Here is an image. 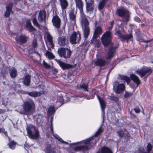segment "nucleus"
Here are the masks:
<instances>
[{"label":"nucleus","mask_w":153,"mask_h":153,"mask_svg":"<svg viewBox=\"0 0 153 153\" xmlns=\"http://www.w3.org/2000/svg\"><path fill=\"white\" fill-rule=\"evenodd\" d=\"M114 24V21H113L110 23L111 26L108 28L109 30L105 32L101 38V42L105 47H108L112 43L113 35L110 30L113 27Z\"/></svg>","instance_id":"obj_1"},{"label":"nucleus","mask_w":153,"mask_h":153,"mask_svg":"<svg viewBox=\"0 0 153 153\" xmlns=\"http://www.w3.org/2000/svg\"><path fill=\"white\" fill-rule=\"evenodd\" d=\"M35 104L33 100H28L24 102L22 105L23 111H20L19 113L24 115H27L28 113L35 109Z\"/></svg>","instance_id":"obj_2"},{"label":"nucleus","mask_w":153,"mask_h":153,"mask_svg":"<svg viewBox=\"0 0 153 153\" xmlns=\"http://www.w3.org/2000/svg\"><path fill=\"white\" fill-rule=\"evenodd\" d=\"M119 76L120 78L123 80L127 82V84L130 83L131 82V79L132 80L133 82L138 86L140 84L141 81L139 78L134 74H130V78L126 75L122 74H120Z\"/></svg>","instance_id":"obj_3"},{"label":"nucleus","mask_w":153,"mask_h":153,"mask_svg":"<svg viewBox=\"0 0 153 153\" xmlns=\"http://www.w3.org/2000/svg\"><path fill=\"white\" fill-rule=\"evenodd\" d=\"M116 14L120 17H124L127 22L129 20L130 14L129 11L126 9L124 8L117 9L116 11Z\"/></svg>","instance_id":"obj_4"},{"label":"nucleus","mask_w":153,"mask_h":153,"mask_svg":"<svg viewBox=\"0 0 153 153\" xmlns=\"http://www.w3.org/2000/svg\"><path fill=\"white\" fill-rule=\"evenodd\" d=\"M81 23L84 26V37L85 39H87L90 34V30L88 27L89 22L86 17L81 19Z\"/></svg>","instance_id":"obj_5"},{"label":"nucleus","mask_w":153,"mask_h":153,"mask_svg":"<svg viewBox=\"0 0 153 153\" xmlns=\"http://www.w3.org/2000/svg\"><path fill=\"white\" fill-rule=\"evenodd\" d=\"M71 51L68 48H59L57 51V53L61 57L64 59H68L70 57Z\"/></svg>","instance_id":"obj_6"},{"label":"nucleus","mask_w":153,"mask_h":153,"mask_svg":"<svg viewBox=\"0 0 153 153\" xmlns=\"http://www.w3.org/2000/svg\"><path fill=\"white\" fill-rule=\"evenodd\" d=\"M152 69L150 67L144 66L140 69L136 71V72L141 77H143L147 74V77L152 72Z\"/></svg>","instance_id":"obj_7"},{"label":"nucleus","mask_w":153,"mask_h":153,"mask_svg":"<svg viewBox=\"0 0 153 153\" xmlns=\"http://www.w3.org/2000/svg\"><path fill=\"white\" fill-rule=\"evenodd\" d=\"M81 38L79 31L74 32L70 37V42L72 44H76L81 40Z\"/></svg>","instance_id":"obj_8"},{"label":"nucleus","mask_w":153,"mask_h":153,"mask_svg":"<svg viewBox=\"0 0 153 153\" xmlns=\"http://www.w3.org/2000/svg\"><path fill=\"white\" fill-rule=\"evenodd\" d=\"M27 133L29 137L32 139H37L39 138L40 135L38 130L36 129L35 127L34 131H33L30 128H27Z\"/></svg>","instance_id":"obj_9"},{"label":"nucleus","mask_w":153,"mask_h":153,"mask_svg":"<svg viewBox=\"0 0 153 153\" xmlns=\"http://www.w3.org/2000/svg\"><path fill=\"white\" fill-rule=\"evenodd\" d=\"M76 7L79 10L80 19L86 17V16L83 12L84 3L82 0H74Z\"/></svg>","instance_id":"obj_10"},{"label":"nucleus","mask_w":153,"mask_h":153,"mask_svg":"<svg viewBox=\"0 0 153 153\" xmlns=\"http://www.w3.org/2000/svg\"><path fill=\"white\" fill-rule=\"evenodd\" d=\"M53 25L56 28L59 29L60 28L61 25V20L59 17L56 15L53 16L52 19Z\"/></svg>","instance_id":"obj_11"},{"label":"nucleus","mask_w":153,"mask_h":153,"mask_svg":"<svg viewBox=\"0 0 153 153\" xmlns=\"http://www.w3.org/2000/svg\"><path fill=\"white\" fill-rule=\"evenodd\" d=\"M54 60L63 70H68L74 67L73 65L65 63L61 61L60 59H55Z\"/></svg>","instance_id":"obj_12"},{"label":"nucleus","mask_w":153,"mask_h":153,"mask_svg":"<svg viewBox=\"0 0 153 153\" xmlns=\"http://www.w3.org/2000/svg\"><path fill=\"white\" fill-rule=\"evenodd\" d=\"M28 37L24 34H21L15 40L17 43L21 45L24 44L27 42Z\"/></svg>","instance_id":"obj_13"},{"label":"nucleus","mask_w":153,"mask_h":153,"mask_svg":"<svg viewBox=\"0 0 153 153\" xmlns=\"http://www.w3.org/2000/svg\"><path fill=\"white\" fill-rule=\"evenodd\" d=\"M86 4V11L87 12H92L94 10V0H88L85 1Z\"/></svg>","instance_id":"obj_14"},{"label":"nucleus","mask_w":153,"mask_h":153,"mask_svg":"<svg viewBox=\"0 0 153 153\" xmlns=\"http://www.w3.org/2000/svg\"><path fill=\"white\" fill-rule=\"evenodd\" d=\"M46 12L45 10H41L39 13L38 17V19L40 22H44L46 23Z\"/></svg>","instance_id":"obj_15"},{"label":"nucleus","mask_w":153,"mask_h":153,"mask_svg":"<svg viewBox=\"0 0 153 153\" xmlns=\"http://www.w3.org/2000/svg\"><path fill=\"white\" fill-rule=\"evenodd\" d=\"M102 33V29L100 26L96 27L94 30L92 39H96L99 37L100 35Z\"/></svg>","instance_id":"obj_16"},{"label":"nucleus","mask_w":153,"mask_h":153,"mask_svg":"<svg viewBox=\"0 0 153 153\" xmlns=\"http://www.w3.org/2000/svg\"><path fill=\"white\" fill-rule=\"evenodd\" d=\"M75 10L72 9L69 11V16L70 20L73 22L74 24L76 23V13H74Z\"/></svg>","instance_id":"obj_17"},{"label":"nucleus","mask_w":153,"mask_h":153,"mask_svg":"<svg viewBox=\"0 0 153 153\" xmlns=\"http://www.w3.org/2000/svg\"><path fill=\"white\" fill-rule=\"evenodd\" d=\"M118 47H110L108 50L107 53V56L106 59H110L112 58L114 56V53Z\"/></svg>","instance_id":"obj_18"},{"label":"nucleus","mask_w":153,"mask_h":153,"mask_svg":"<svg viewBox=\"0 0 153 153\" xmlns=\"http://www.w3.org/2000/svg\"><path fill=\"white\" fill-rule=\"evenodd\" d=\"M26 30L30 33H34V32L36 31V29L32 25L30 20L26 22L25 26Z\"/></svg>","instance_id":"obj_19"},{"label":"nucleus","mask_w":153,"mask_h":153,"mask_svg":"<svg viewBox=\"0 0 153 153\" xmlns=\"http://www.w3.org/2000/svg\"><path fill=\"white\" fill-rule=\"evenodd\" d=\"M97 96L102 111L104 113L105 110L106 106V102L98 94H97Z\"/></svg>","instance_id":"obj_20"},{"label":"nucleus","mask_w":153,"mask_h":153,"mask_svg":"<svg viewBox=\"0 0 153 153\" xmlns=\"http://www.w3.org/2000/svg\"><path fill=\"white\" fill-rule=\"evenodd\" d=\"M58 44L61 46H65L67 43L66 36H60L58 39Z\"/></svg>","instance_id":"obj_21"},{"label":"nucleus","mask_w":153,"mask_h":153,"mask_svg":"<svg viewBox=\"0 0 153 153\" xmlns=\"http://www.w3.org/2000/svg\"><path fill=\"white\" fill-rule=\"evenodd\" d=\"M78 90L82 89L85 91H88V83H83L82 84L77 85L76 87Z\"/></svg>","instance_id":"obj_22"},{"label":"nucleus","mask_w":153,"mask_h":153,"mask_svg":"<svg viewBox=\"0 0 153 153\" xmlns=\"http://www.w3.org/2000/svg\"><path fill=\"white\" fill-rule=\"evenodd\" d=\"M125 89V85L124 84H119L117 87L116 93L117 94L122 93Z\"/></svg>","instance_id":"obj_23"},{"label":"nucleus","mask_w":153,"mask_h":153,"mask_svg":"<svg viewBox=\"0 0 153 153\" xmlns=\"http://www.w3.org/2000/svg\"><path fill=\"white\" fill-rule=\"evenodd\" d=\"M106 62L102 59H98L94 62L95 65L98 66L103 67L105 65Z\"/></svg>","instance_id":"obj_24"},{"label":"nucleus","mask_w":153,"mask_h":153,"mask_svg":"<svg viewBox=\"0 0 153 153\" xmlns=\"http://www.w3.org/2000/svg\"><path fill=\"white\" fill-rule=\"evenodd\" d=\"M31 76L27 74L25 76L23 79V83L26 86H29L30 85L31 81Z\"/></svg>","instance_id":"obj_25"},{"label":"nucleus","mask_w":153,"mask_h":153,"mask_svg":"<svg viewBox=\"0 0 153 153\" xmlns=\"http://www.w3.org/2000/svg\"><path fill=\"white\" fill-rule=\"evenodd\" d=\"M60 5L62 9L64 10L66 9L68 5V2L67 0H59Z\"/></svg>","instance_id":"obj_26"},{"label":"nucleus","mask_w":153,"mask_h":153,"mask_svg":"<svg viewBox=\"0 0 153 153\" xmlns=\"http://www.w3.org/2000/svg\"><path fill=\"white\" fill-rule=\"evenodd\" d=\"M132 31L131 30V33L128 34H126V35H123L121 37V41H123L124 40H126L127 42H128V40L133 38V36L132 34Z\"/></svg>","instance_id":"obj_27"},{"label":"nucleus","mask_w":153,"mask_h":153,"mask_svg":"<svg viewBox=\"0 0 153 153\" xmlns=\"http://www.w3.org/2000/svg\"><path fill=\"white\" fill-rule=\"evenodd\" d=\"M10 76L13 79L17 75V70L15 68H13L9 70Z\"/></svg>","instance_id":"obj_28"},{"label":"nucleus","mask_w":153,"mask_h":153,"mask_svg":"<svg viewBox=\"0 0 153 153\" xmlns=\"http://www.w3.org/2000/svg\"><path fill=\"white\" fill-rule=\"evenodd\" d=\"M97 153H112L111 150L108 147L103 146L100 151L98 152Z\"/></svg>","instance_id":"obj_29"},{"label":"nucleus","mask_w":153,"mask_h":153,"mask_svg":"<svg viewBox=\"0 0 153 153\" xmlns=\"http://www.w3.org/2000/svg\"><path fill=\"white\" fill-rule=\"evenodd\" d=\"M46 153H56L54 148H52L51 145L48 144L45 148Z\"/></svg>","instance_id":"obj_30"},{"label":"nucleus","mask_w":153,"mask_h":153,"mask_svg":"<svg viewBox=\"0 0 153 153\" xmlns=\"http://www.w3.org/2000/svg\"><path fill=\"white\" fill-rule=\"evenodd\" d=\"M23 94H28L30 97H36L38 96L37 91L28 92L23 91Z\"/></svg>","instance_id":"obj_31"},{"label":"nucleus","mask_w":153,"mask_h":153,"mask_svg":"<svg viewBox=\"0 0 153 153\" xmlns=\"http://www.w3.org/2000/svg\"><path fill=\"white\" fill-rule=\"evenodd\" d=\"M58 108H57L55 109L54 107L53 106L50 107L48 109L47 112L48 114L50 116H51L55 113Z\"/></svg>","instance_id":"obj_32"},{"label":"nucleus","mask_w":153,"mask_h":153,"mask_svg":"<svg viewBox=\"0 0 153 153\" xmlns=\"http://www.w3.org/2000/svg\"><path fill=\"white\" fill-rule=\"evenodd\" d=\"M16 144L17 143L16 142L12 140L10 141L7 145L11 149L14 150L16 148Z\"/></svg>","instance_id":"obj_33"},{"label":"nucleus","mask_w":153,"mask_h":153,"mask_svg":"<svg viewBox=\"0 0 153 153\" xmlns=\"http://www.w3.org/2000/svg\"><path fill=\"white\" fill-rule=\"evenodd\" d=\"M56 103L59 102L60 105L58 106V107H60L64 103H65V100L63 98V97L62 95L61 96H58L57 100L56 101Z\"/></svg>","instance_id":"obj_34"},{"label":"nucleus","mask_w":153,"mask_h":153,"mask_svg":"<svg viewBox=\"0 0 153 153\" xmlns=\"http://www.w3.org/2000/svg\"><path fill=\"white\" fill-rule=\"evenodd\" d=\"M109 0H102L99 3L98 5V9L99 10H102L104 7L106 2Z\"/></svg>","instance_id":"obj_35"},{"label":"nucleus","mask_w":153,"mask_h":153,"mask_svg":"<svg viewBox=\"0 0 153 153\" xmlns=\"http://www.w3.org/2000/svg\"><path fill=\"white\" fill-rule=\"evenodd\" d=\"M109 0H102L99 3L98 5V9L99 10H102L104 7L106 2Z\"/></svg>","instance_id":"obj_36"},{"label":"nucleus","mask_w":153,"mask_h":153,"mask_svg":"<svg viewBox=\"0 0 153 153\" xmlns=\"http://www.w3.org/2000/svg\"><path fill=\"white\" fill-rule=\"evenodd\" d=\"M108 99L112 101H114L116 102H117L119 100V98L115 96H109Z\"/></svg>","instance_id":"obj_37"},{"label":"nucleus","mask_w":153,"mask_h":153,"mask_svg":"<svg viewBox=\"0 0 153 153\" xmlns=\"http://www.w3.org/2000/svg\"><path fill=\"white\" fill-rule=\"evenodd\" d=\"M103 129L101 127H100L97 130V131L96 132L95 134L93 136L95 137H97L98 136L100 135V134L103 132Z\"/></svg>","instance_id":"obj_38"},{"label":"nucleus","mask_w":153,"mask_h":153,"mask_svg":"<svg viewBox=\"0 0 153 153\" xmlns=\"http://www.w3.org/2000/svg\"><path fill=\"white\" fill-rule=\"evenodd\" d=\"M47 39L48 42L51 45L52 47L54 46V44L53 41L52 36L50 34H48L47 36Z\"/></svg>","instance_id":"obj_39"},{"label":"nucleus","mask_w":153,"mask_h":153,"mask_svg":"<svg viewBox=\"0 0 153 153\" xmlns=\"http://www.w3.org/2000/svg\"><path fill=\"white\" fill-rule=\"evenodd\" d=\"M46 54L50 59H52L55 58V56L51 52L48 51L46 53Z\"/></svg>","instance_id":"obj_40"},{"label":"nucleus","mask_w":153,"mask_h":153,"mask_svg":"<svg viewBox=\"0 0 153 153\" xmlns=\"http://www.w3.org/2000/svg\"><path fill=\"white\" fill-rule=\"evenodd\" d=\"M3 133L4 135L7 136L8 138L9 141L10 140V137L8 136L7 131H5L4 128H0V133Z\"/></svg>","instance_id":"obj_41"},{"label":"nucleus","mask_w":153,"mask_h":153,"mask_svg":"<svg viewBox=\"0 0 153 153\" xmlns=\"http://www.w3.org/2000/svg\"><path fill=\"white\" fill-rule=\"evenodd\" d=\"M13 7V3L11 2L9 3L8 5L6 7V10L11 12L12 10Z\"/></svg>","instance_id":"obj_42"},{"label":"nucleus","mask_w":153,"mask_h":153,"mask_svg":"<svg viewBox=\"0 0 153 153\" xmlns=\"http://www.w3.org/2000/svg\"><path fill=\"white\" fill-rule=\"evenodd\" d=\"M153 148L152 145L150 143H148L146 147V151L148 152H150Z\"/></svg>","instance_id":"obj_43"},{"label":"nucleus","mask_w":153,"mask_h":153,"mask_svg":"<svg viewBox=\"0 0 153 153\" xmlns=\"http://www.w3.org/2000/svg\"><path fill=\"white\" fill-rule=\"evenodd\" d=\"M34 26H36L37 27H40V25L38 23L36 18H33L32 20Z\"/></svg>","instance_id":"obj_44"},{"label":"nucleus","mask_w":153,"mask_h":153,"mask_svg":"<svg viewBox=\"0 0 153 153\" xmlns=\"http://www.w3.org/2000/svg\"><path fill=\"white\" fill-rule=\"evenodd\" d=\"M1 74L2 75L3 77L4 78L6 77V75L8 74V72L6 70L3 69L1 71Z\"/></svg>","instance_id":"obj_45"},{"label":"nucleus","mask_w":153,"mask_h":153,"mask_svg":"<svg viewBox=\"0 0 153 153\" xmlns=\"http://www.w3.org/2000/svg\"><path fill=\"white\" fill-rule=\"evenodd\" d=\"M132 95L133 93H132L126 91L124 95V97L125 98H128L130 96H132Z\"/></svg>","instance_id":"obj_46"},{"label":"nucleus","mask_w":153,"mask_h":153,"mask_svg":"<svg viewBox=\"0 0 153 153\" xmlns=\"http://www.w3.org/2000/svg\"><path fill=\"white\" fill-rule=\"evenodd\" d=\"M115 35H116L118 36V37L121 40L122 36H123V35L122 34L121 32L119 30L117 31L114 33Z\"/></svg>","instance_id":"obj_47"},{"label":"nucleus","mask_w":153,"mask_h":153,"mask_svg":"<svg viewBox=\"0 0 153 153\" xmlns=\"http://www.w3.org/2000/svg\"><path fill=\"white\" fill-rule=\"evenodd\" d=\"M117 133L119 136L120 137H123L124 134V132L122 130L117 131Z\"/></svg>","instance_id":"obj_48"},{"label":"nucleus","mask_w":153,"mask_h":153,"mask_svg":"<svg viewBox=\"0 0 153 153\" xmlns=\"http://www.w3.org/2000/svg\"><path fill=\"white\" fill-rule=\"evenodd\" d=\"M33 46L34 48H36L37 46V43L36 39H34L32 42Z\"/></svg>","instance_id":"obj_49"},{"label":"nucleus","mask_w":153,"mask_h":153,"mask_svg":"<svg viewBox=\"0 0 153 153\" xmlns=\"http://www.w3.org/2000/svg\"><path fill=\"white\" fill-rule=\"evenodd\" d=\"M43 65L44 67L46 68H50V66L44 60L43 61Z\"/></svg>","instance_id":"obj_50"},{"label":"nucleus","mask_w":153,"mask_h":153,"mask_svg":"<svg viewBox=\"0 0 153 153\" xmlns=\"http://www.w3.org/2000/svg\"><path fill=\"white\" fill-rule=\"evenodd\" d=\"M63 21L64 23L63 24V26L62 27V28L64 29H65V27L66 26L67 22L68 21V19L66 17L64 18Z\"/></svg>","instance_id":"obj_51"},{"label":"nucleus","mask_w":153,"mask_h":153,"mask_svg":"<svg viewBox=\"0 0 153 153\" xmlns=\"http://www.w3.org/2000/svg\"><path fill=\"white\" fill-rule=\"evenodd\" d=\"M81 146V149L82 150H83V151H87L88 150L89 148H88V146L86 145H82Z\"/></svg>","instance_id":"obj_52"},{"label":"nucleus","mask_w":153,"mask_h":153,"mask_svg":"<svg viewBox=\"0 0 153 153\" xmlns=\"http://www.w3.org/2000/svg\"><path fill=\"white\" fill-rule=\"evenodd\" d=\"M153 40V39H150L149 40H143V39H139V41H140L141 42H144V43H149V42H151Z\"/></svg>","instance_id":"obj_53"},{"label":"nucleus","mask_w":153,"mask_h":153,"mask_svg":"<svg viewBox=\"0 0 153 153\" xmlns=\"http://www.w3.org/2000/svg\"><path fill=\"white\" fill-rule=\"evenodd\" d=\"M10 12L6 10L4 13V17L5 18H8L10 16Z\"/></svg>","instance_id":"obj_54"},{"label":"nucleus","mask_w":153,"mask_h":153,"mask_svg":"<svg viewBox=\"0 0 153 153\" xmlns=\"http://www.w3.org/2000/svg\"><path fill=\"white\" fill-rule=\"evenodd\" d=\"M92 138V137L89 138L88 139L83 140V142L84 143L86 144H89Z\"/></svg>","instance_id":"obj_55"},{"label":"nucleus","mask_w":153,"mask_h":153,"mask_svg":"<svg viewBox=\"0 0 153 153\" xmlns=\"http://www.w3.org/2000/svg\"><path fill=\"white\" fill-rule=\"evenodd\" d=\"M75 151H78L82 150L81 146H76L74 149Z\"/></svg>","instance_id":"obj_56"},{"label":"nucleus","mask_w":153,"mask_h":153,"mask_svg":"<svg viewBox=\"0 0 153 153\" xmlns=\"http://www.w3.org/2000/svg\"><path fill=\"white\" fill-rule=\"evenodd\" d=\"M74 72V71L73 70H69L68 72V77L72 76Z\"/></svg>","instance_id":"obj_57"},{"label":"nucleus","mask_w":153,"mask_h":153,"mask_svg":"<svg viewBox=\"0 0 153 153\" xmlns=\"http://www.w3.org/2000/svg\"><path fill=\"white\" fill-rule=\"evenodd\" d=\"M55 137L58 140V141H60V142L63 143L64 140L58 135H57V137Z\"/></svg>","instance_id":"obj_58"},{"label":"nucleus","mask_w":153,"mask_h":153,"mask_svg":"<svg viewBox=\"0 0 153 153\" xmlns=\"http://www.w3.org/2000/svg\"><path fill=\"white\" fill-rule=\"evenodd\" d=\"M96 43L95 46L98 48H99L100 45V42L99 40H96Z\"/></svg>","instance_id":"obj_59"},{"label":"nucleus","mask_w":153,"mask_h":153,"mask_svg":"<svg viewBox=\"0 0 153 153\" xmlns=\"http://www.w3.org/2000/svg\"><path fill=\"white\" fill-rule=\"evenodd\" d=\"M134 110L136 113H138L140 112V110L138 107L134 108Z\"/></svg>","instance_id":"obj_60"},{"label":"nucleus","mask_w":153,"mask_h":153,"mask_svg":"<svg viewBox=\"0 0 153 153\" xmlns=\"http://www.w3.org/2000/svg\"><path fill=\"white\" fill-rule=\"evenodd\" d=\"M139 153H151V152H148L147 151H145L144 149L140 150L139 151Z\"/></svg>","instance_id":"obj_61"},{"label":"nucleus","mask_w":153,"mask_h":153,"mask_svg":"<svg viewBox=\"0 0 153 153\" xmlns=\"http://www.w3.org/2000/svg\"><path fill=\"white\" fill-rule=\"evenodd\" d=\"M38 96H40L42 94L44 93L43 91H40L39 92H37Z\"/></svg>","instance_id":"obj_62"},{"label":"nucleus","mask_w":153,"mask_h":153,"mask_svg":"<svg viewBox=\"0 0 153 153\" xmlns=\"http://www.w3.org/2000/svg\"><path fill=\"white\" fill-rule=\"evenodd\" d=\"M53 71L54 74H56L58 72V70L56 68H54L53 70Z\"/></svg>","instance_id":"obj_63"},{"label":"nucleus","mask_w":153,"mask_h":153,"mask_svg":"<svg viewBox=\"0 0 153 153\" xmlns=\"http://www.w3.org/2000/svg\"><path fill=\"white\" fill-rule=\"evenodd\" d=\"M134 19H135V21H137V22H139L141 21V20H140V19L137 17H135V18Z\"/></svg>","instance_id":"obj_64"}]
</instances>
